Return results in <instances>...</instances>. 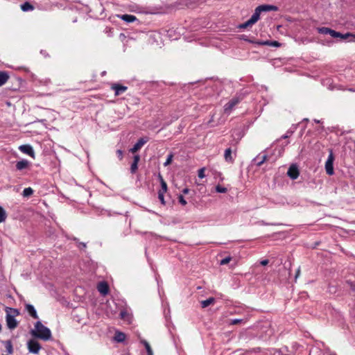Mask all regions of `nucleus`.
<instances>
[{"instance_id": "nucleus-1", "label": "nucleus", "mask_w": 355, "mask_h": 355, "mask_svg": "<svg viewBox=\"0 0 355 355\" xmlns=\"http://www.w3.org/2000/svg\"><path fill=\"white\" fill-rule=\"evenodd\" d=\"M31 334L34 337L44 340H49L51 339V330L42 324V323L40 321H37L35 324V329L31 331Z\"/></svg>"}, {"instance_id": "nucleus-2", "label": "nucleus", "mask_w": 355, "mask_h": 355, "mask_svg": "<svg viewBox=\"0 0 355 355\" xmlns=\"http://www.w3.org/2000/svg\"><path fill=\"white\" fill-rule=\"evenodd\" d=\"M6 320L8 328L10 329H15L18 325V322L15 318L19 315V311L16 309L6 307Z\"/></svg>"}, {"instance_id": "nucleus-3", "label": "nucleus", "mask_w": 355, "mask_h": 355, "mask_svg": "<svg viewBox=\"0 0 355 355\" xmlns=\"http://www.w3.org/2000/svg\"><path fill=\"white\" fill-rule=\"evenodd\" d=\"M243 99L241 96H236L233 97L228 103L224 105V112L230 114L234 107L239 104Z\"/></svg>"}, {"instance_id": "nucleus-4", "label": "nucleus", "mask_w": 355, "mask_h": 355, "mask_svg": "<svg viewBox=\"0 0 355 355\" xmlns=\"http://www.w3.org/2000/svg\"><path fill=\"white\" fill-rule=\"evenodd\" d=\"M334 160V155H333L332 152L331 151L330 154L329 155L328 159L325 163L326 173L329 175H332L334 173V166H333Z\"/></svg>"}, {"instance_id": "nucleus-5", "label": "nucleus", "mask_w": 355, "mask_h": 355, "mask_svg": "<svg viewBox=\"0 0 355 355\" xmlns=\"http://www.w3.org/2000/svg\"><path fill=\"white\" fill-rule=\"evenodd\" d=\"M29 352L32 354H37L41 349L40 344L33 339L30 340L27 343Z\"/></svg>"}, {"instance_id": "nucleus-6", "label": "nucleus", "mask_w": 355, "mask_h": 355, "mask_svg": "<svg viewBox=\"0 0 355 355\" xmlns=\"http://www.w3.org/2000/svg\"><path fill=\"white\" fill-rule=\"evenodd\" d=\"M287 175L292 180H296L300 175L297 166L295 164H292L287 171Z\"/></svg>"}, {"instance_id": "nucleus-7", "label": "nucleus", "mask_w": 355, "mask_h": 355, "mask_svg": "<svg viewBox=\"0 0 355 355\" xmlns=\"http://www.w3.org/2000/svg\"><path fill=\"white\" fill-rule=\"evenodd\" d=\"M111 89L114 91L115 96H119L125 92L128 89V87L117 83H114L112 85Z\"/></svg>"}, {"instance_id": "nucleus-8", "label": "nucleus", "mask_w": 355, "mask_h": 355, "mask_svg": "<svg viewBox=\"0 0 355 355\" xmlns=\"http://www.w3.org/2000/svg\"><path fill=\"white\" fill-rule=\"evenodd\" d=\"M19 149L24 153L30 155L32 157H34L35 153L31 146L26 144L21 145L19 146Z\"/></svg>"}, {"instance_id": "nucleus-9", "label": "nucleus", "mask_w": 355, "mask_h": 355, "mask_svg": "<svg viewBox=\"0 0 355 355\" xmlns=\"http://www.w3.org/2000/svg\"><path fill=\"white\" fill-rule=\"evenodd\" d=\"M97 289L103 295H106L109 292L108 284L105 282H100L97 286Z\"/></svg>"}, {"instance_id": "nucleus-10", "label": "nucleus", "mask_w": 355, "mask_h": 355, "mask_svg": "<svg viewBox=\"0 0 355 355\" xmlns=\"http://www.w3.org/2000/svg\"><path fill=\"white\" fill-rule=\"evenodd\" d=\"M259 9V11L261 12H269V11H277L278 10V8L275 6L272 5H261L257 7Z\"/></svg>"}, {"instance_id": "nucleus-11", "label": "nucleus", "mask_w": 355, "mask_h": 355, "mask_svg": "<svg viewBox=\"0 0 355 355\" xmlns=\"http://www.w3.org/2000/svg\"><path fill=\"white\" fill-rule=\"evenodd\" d=\"M147 140L144 138H141L138 140V141L134 145V146L130 150V151L132 153L138 151L146 143Z\"/></svg>"}, {"instance_id": "nucleus-12", "label": "nucleus", "mask_w": 355, "mask_h": 355, "mask_svg": "<svg viewBox=\"0 0 355 355\" xmlns=\"http://www.w3.org/2000/svg\"><path fill=\"white\" fill-rule=\"evenodd\" d=\"M224 158L228 163L232 164L234 162V158L232 155V150L231 148H228L225 150Z\"/></svg>"}, {"instance_id": "nucleus-13", "label": "nucleus", "mask_w": 355, "mask_h": 355, "mask_svg": "<svg viewBox=\"0 0 355 355\" xmlns=\"http://www.w3.org/2000/svg\"><path fill=\"white\" fill-rule=\"evenodd\" d=\"M30 162L26 159H22L16 163V168L18 171H22L23 169L28 168Z\"/></svg>"}, {"instance_id": "nucleus-14", "label": "nucleus", "mask_w": 355, "mask_h": 355, "mask_svg": "<svg viewBox=\"0 0 355 355\" xmlns=\"http://www.w3.org/2000/svg\"><path fill=\"white\" fill-rule=\"evenodd\" d=\"M26 310L28 312L30 315L33 317L35 319L38 318L37 313L36 312V310L35 309L34 306L31 304H26Z\"/></svg>"}, {"instance_id": "nucleus-15", "label": "nucleus", "mask_w": 355, "mask_h": 355, "mask_svg": "<svg viewBox=\"0 0 355 355\" xmlns=\"http://www.w3.org/2000/svg\"><path fill=\"white\" fill-rule=\"evenodd\" d=\"M260 14H261V12L259 11V9L257 8V7L256 8L255 10H254V12L253 13V15L251 16V17L249 19L250 21L252 24H254L256 22L258 21V20L259 19V17H260Z\"/></svg>"}, {"instance_id": "nucleus-16", "label": "nucleus", "mask_w": 355, "mask_h": 355, "mask_svg": "<svg viewBox=\"0 0 355 355\" xmlns=\"http://www.w3.org/2000/svg\"><path fill=\"white\" fill-rule=\"evenodd\" d=\"M268 159V156L266 155H259L254 159V161L257 162V165L258 166H261Z\"/></svg>"}, {"instance_id": "nucleus-17", "label": "nucleus", "mask_w": 355, "mask_h": 355, "mask_svg": "<svg viewBox=\"0 0 355 355\" xmlns=\"http://www.w3.org/2000/svg\"><path fill=\"white\" fill-rule=\"evenodd\" d=\"M120 18L127 23H131V22L135 21V20H137V18L135 16L132 15H128V14L122 15L120 17Z\"/></svg>"}, {"instance_id": "nucleus-18", "label": "nucleus", "mask_w": 355, "mask_h": 355, "mask_svg": "<svg viewBox=\"0 0 355 355\" xmlns=\"http://www.w3.org/2000/svg\"><path fill=\"white\" fill-rule=\"evenodd\" d=\"M338 37H340L342 40H349V42H355V34L353 33H341V35L338 36Z\"/></svg>"}, {"instance_id": "nucleus-19", "label": "nucleus", "mask_w": 355, "mask_h": 355, "mask_svg": "<svg viewBox=\"0 0 355 355\" xmlns=\"http://www.w3.org/2000/svg\"><path fill=\"white\" fill-rule=\"evenodd\" d=\"M9 78V74L6 71H0V87L4 85Z\"/></svg>"}, {"instance_id": "nucleus-20", "label": "nucleus", "mask_w": 355, "mask_h": 355, "mask_svg": "<svg viewBox=\"0 0 355 355\" xmlns=\"http://www.w3.org/2000/svg\"><path fill=\"white\" fill-rule=\"evenodd\" d=\"M215 302V298L214 297H209L205 300L201 301V306L202 308H206L209 306L211 304H213Z\"/></svg>"}, {"instance_id": "nucleus-21", "label": "nucleus", "mask_w": 355, "mask_h": 355, "mask_svg": "<svg viewBox=\"0 0 355 355\" xmlns=\"http://www.w3.org/2000/svg\"><path fill=\"white\" fill-rule=\"evenodd\" d=\"M21 9L24 12L31 11L34 10V6L29 2L26 1L21 5Z\"/></svg>"}, {"instance_id": "nucleus-22", "label": "nucleus", "mask_w": 355, "mask_h": 355, "mask_svg": "<svg viewBox=\"0 0 355 355\" xmlns=\"http://www.w3.org/2000/svg\"><path fill=\"white\" fill-rule=\"evenodd\" d=\"M159 178L160 180L161 184V189L159 191V192L166 193L167 191V184L163 179L162 176L161 175H159Z\"/></svg>"}, {"instance_id": "nucleus-23", "label": "nucleus", "mask_w": 355, "mask_h": 355, "mask_svg": "<svg viewBox=\"0 0 355 355\" xmlns=\"http://www.w3.org/2000/svg\"><path fill=\"white\" fill-rule=\"evenodd\" d=\"M7 214L5 209L0 206V223H3L6 220Z\"/></svg>"}, {"instance_id": "nucleus-24", "label": "nucleus", "mask_w": 355, "mask_h": 355, "mask_svg": "<svg viewBox=\"0 0 355 355\" xmlns=\"http://www.w3.org/2000/svg\"><path fill=\"white\" fill-rule=\"evenodd\" d=\"M114 338L118 342H123L125 338V335L123 333L118 332L116 334Z\"/></svg>"}, {"instance_id": "nucleus-25", "label": "nucleus", "mask_w": 355, "mask_h": 355, "mask_svg": "<svg viewBox=\"0 0 355 355\" xmlns=\"http://www.w3.org/2000/svg\"><path fill=\"white\" fill-rule=\"evenodd\" d=\"M33 193V190L31 187L25 188L23 191V196L24 197H28Z\"/></svg>"}, {"instance_id": "nucleus-26", "label": "nucleus", "mask_w": 355, "mask_h": 355, "mask_svg": "<svg viewBox=\"0 0 355 355\" xmlns=\"http://www.w3.org/2000/svg\"><path fill=\"white\" fill-rule=\"evenodd\" d=\"M317 30L319 33L327 35V34H329L330 28H327V27H320V28H318Z\"/></svg>"}, {"instance_id": "nucleus-27", "label": "nucleus", "mask_w": 355, "mask_h": 355, "mask_svg": "<svg viewBox=\"0 0 355 355\" xmlns=\"http://www.w3.org/2000/svg\"><path fill=\"white\" fill-rule=\"evenodd\" d=\"M143 343H144V345L145 346V348L146 349V352H147L148 354V355H153V350H152L149 343L147 341H144Z\"/></svg>"}, {"instance_id": "nucleus-28", "label": "nucleus", "mask_w": 355, "mask_h": 355, "mask_svg": "<svg viewBox=\"0 0 355 355\" xmlns=\"http://www.w3.org/2000/svg\"><path fill=\"white\" fill-rule=\"evenodd\" d=\"M6 347L7 352L9 354H12L13 352V349H12V345L11 341L8 340L6 342Z\"/></svg>"}, {"instance_id": "nucleus-29", "label": "nucleus", "mask_w": 355, "mask_h": 355, "mask_svg": "<svg viewBox=\"0 0 355 355\" xmlns=\"http://www.w3.org/2000/svg\"><path fill=\"white\" fill-rule=\"evenodd\" d=\"M173 155L172 153L169 154L167 157L166 162L164 163V166H167L169 164H171L172 162V160H173Z\"/></svg>"}, {"instance_id": "nucleus-30", "label": "nucleus", "mask_w": 355, "mask_h": 355, "mask_svg": "<svg viewBox=\"0 0 355 355\" xmlns=\"http://www.w3.org/2000/svg\"><path fill=\"white\" fill-rule=\"evenodd\" d=\"M329 34L334 38L338 37V36L341 35V33L337 32L334 30L330 28Z\"/></svg>"}, {"instance_id": "nucleus-31", "label": "nucleus", "mask_w": 355, "mask_h": 355, "mask_svg": "<svg viewBox=\"0 0 355 355\" xmlns=\"http://www.w3.org/2000/svg\"><path fill=\"white\" fill-rule=\"evenodd\" d=\"M216 191L218 193H226V192H227V188H225V187H222V186H220V185H219V184H218V185H217V186L216 187Z\"/></svg>"}, {"instance_id": "nucleus-32", "label": "nucleus", "mask_w": 355, "mask_h": 355, "mask_svg": "<svg viewBox=\"0 0 355 355\" xmlns=\"http://www.w3.org/2000/svg\"><path fill=\"white\" fill-rule=\"evenodd\" d=\"M253 24L250 21V20L248 19V21H246L245 22L239 25V28H246L249 26H252Z\"/></svg>"}, {"instance_id": "nucleus-33", "label": "nucleus", "mask_w": 355, "mask_h": 355, "mask_svg": "<svg viewBox=\"0 0 355 355\" xmlns=\"http://www.w3.org/2000/svg\"><path fill=\"white\" fill-rule=\"evenodd\" d=\"M138 168V163L132 162L130 166V172L135 173Z\"/></svg>"}, {"instance_id": "nucleus-34", "label": "nucleus", "mask_w": 355, "mask_h": 355, "mask_svg": "<svg viewBox=\"0 0 355 355\" xmlns=\"http://www.w3.org/2000/svg\"><path fill=\"white\" fill-rule=\"evenodd\" d=\"M232 259V257H227L224 259H223L222 260H220V264L223 266V265H225L227 263H228Z\"/></svg>"}, {"instance_id": "nucleus-35", "label": "nucleus", "mask_w": 355, "mask_h": 355, "mask_svg": "<svg viewBox=\"0 0 355 355\" xmlns=\"http://www.w3.org/2000/svg\"><path fill=\"white\" fill-rule=\"evenodd\" d=\"M158 198H159V200L161 201L162 204L165 205L164 193L158 192Z\"/></svg>"}, {"instance_id": "nucleus-36", "label": "nucleus", "mask_w": 355, "mask_h": 355, "mask_svg": "<svg viewBox=\"0 0 355 355\" xmlns=\"http://www.w3.org/2000/svg\"><path fill=\"white\" fill-rule=\"evenodd\" d=\"M178 200H179V202L182 205H186L187 203L182 195L178 196Z\"/></svg>"}, {"instance_id": "nucleus-37", "label": "nucleus", "mask_w": 355, "mask_h": 355, "mask_svg": "<svg viewBox=\"0 0 355 355\" xmlns=\"http://www.w3.org/2000/svg\"><path fill=\"white\" fill-rule=\"evenodd\" d=\"M205 169L204 168H200L199 171H198V177L200 178H205Z\"/></svg>"}, {"instance_id": "nucleus-38", "label": "nucleus", "mask_w": 355, "mask_h": 355, "mask_svg": "<svg viewBox=\"0 0 355 355\" xmlns=\"http://www.w3.org/2000/svg\"><path fill=\"white\" fill-rule=\"evenodd\" d=\"M116 154H117L118 157L119 158V159L121 160L123 159V151L121 150H116Z\"/></svg>"}, {"instance_id": "nucleus-39", "label": "nucleus", "mask_w": 355, "mask_h": 355, "mask_svg": "<svg viewBox=\"0 0 355 355\" xmlns=\"http://www.w3.org/2000/svg\"><path fill=\"white\" fill-rule=\"evenodd\" d=\"M270 46L278 47L280 46V44L277 41H271Z\"/></svg>"}, {"instance_id": "nucleus-40", "label": "nucleus", "mask_w": 355, "mask_h": 355, "mask_svg": "<svg viewBox=\"0 0 355 355\" xmlns=\"http://www.w3.org/2000/svg\"><path fill=\"white\" fill-rule=\"evenodd\" d=\"M139 160H140V156L139 155H136L134 156L133 162L139 163Z\"/></svg>"}, {"instance_id": "nucleus-41", "label": "nucleus", "mask_w": 355, "mask_h": 355, "mask_svg": "<svg viewBox=\"0 0 355 355\" xmlns=\"http://www.w3.org/2000/svg\"><path fill=\"white\" fill-rule=\"evenodd\" d=\"M241 321H242V320H240V319H235V320H233L232 321V324H238V323L241 322Z\"/></svg>"}, {"instance_id": "nucleus-42", "label": "nucleus", "mask_w": 355, "mask_h": 355, "mask_svg": "<svg viewBox=\"0 0 355 355\" xmlns=\"http://www.w3.org/2000/svg\"><path fill=\"white\" fill-rule=\"evenodd\" d=\"M249 42H251V43H254V44H258V45H263V41L253 42V41L249 40Z\"/></svg>"}, {"instance_id": "nucleus-43", "label": "nucleus", "mask_w": 355, "mask_h": 355, "mask_svg": "<svg viewBox=\"0 0 355 355\" xmlns=\"http://www.w3.org/2000/svg\"><path fill=\"white\" fill-rule=\"evenodd\" d=\"M261 265L262 266H266L268 263V259H264V260H262L261 262H260Z\"/></svg>"}, {"instance_id": "nucleus-44", "label": "nucleus", "mask_w": 355, "mask_h": 355, "mask_svg": "<svg viewBox=\"0 0 355 355\" xmlns=\"http://www.w3.org/2000/svg\"><path fill=\"white\" fill-rule=\"evenodd\" d=\"M270 43H271V41H268V40H266V41H263V46H270Z\"/></svg>"}, {"instance_id": "nucleus-45", "label": "nucleus", "mask_w": 355, "mask_h": 355, "mask_svg": "<svg viewBox=\"0 0 355 355\" xmlns=\"http://www.w3.org/2000/svg\"><path fill=\"white\" fill-rule=\"evenodd\" d=\"M127 315V313L125 311H121L120 313L121 318L124 319L125 315Z\"/></svg>"}, {"instance_id": "nucleus-46", "label": "nucleus", "mask_w": 355, "mask_h": 355, "mask_svg": "<svg viewBox=\"0 0 355 355\" xmlns=\"http://www.w3.org/2000/svg\"><path fill=\"white\" fill-rule=\"evenodd\" d=\"M300 268H298L297 270L296 271L295 279L300 276Z\"/></svg>"}, {"instance_id": "nucleus-47", "label": "nucleus", "mask_w": 355, "mask_h": 355, "mask_svg": "<svg viewBox=\"0 0 355 355\" xmlns=\"http://www.w3.org/2000/svg\"><path fill=\"white\" fill-rule=\"evenodd\" d=\"M189 191V189H187V188L184 189L183 191H182L183 193H184V194L188 193Z\"/></svg>"}, {"instance_id": "nucleus-48", "label": "nucleus", "mask_w": 355, "mask_h": 355, "mask_svg": "<svg viewBox=\"0 0 355 355\" xmlns=\"http://www.w3.org/2000/svg\"><path fill=\"white\" fill-rule=\"evenodd\" d=\"M288 135H283V136L282 137V138H283V139H286V138H288Z\"/></svg>"}]
</instances>
